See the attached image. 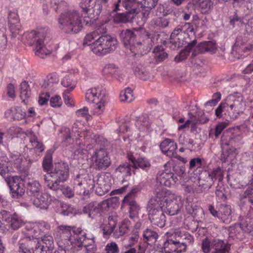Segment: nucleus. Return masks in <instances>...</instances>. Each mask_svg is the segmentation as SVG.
<instances>
[{"label":"nucleus","instance_id":"nucleus-1","mask_svg":"<svg viewBox=\"0 0 253 253\" xmlns=\"http://www.w3.org/2000/svg\"><path fill=\"white\" fill-rule=\"evenodd\" d=\"M56 239L59 245L69 249L71 253H76L81 250L83 242L86 238V232L81 228L62 225L56 228Z\"/></svg>","mask_w":253,"mask_h":253},{"label":"nucleus","instance_id":"nucleus-2","mask_svg":"<svg viewBox=\"0 0 253 253\" xmlns=\"http://www.w3.org/2000/svg\"><path fill=\"white\" fill-rule=\"evenodd\" d=\"M146 34V39L141 40L140 32L126 29L121 31L120 39L124 45L129 49L134 55H142L146 54L151 48L149 43L152 40Z\"/></svg>","mask_w":253,"mask_h":253},{"label":"nucleus","instance_id":"nucleus-3","mask_svg":"<svg viewBox=\"0 0 253 253\" xmlns=\"http://www.w3.org/2000/svg\"><path fill=\"white\" fill-rule=\"evenodd\" d=\"M11 243L18 249L19 253H51L44 249L38 239L23 232H16L11 239Z\"/></svg>","mask_w":253,"mask_h":253},{"label":"nucleus","instance_id":"nucleus-4","mask_svg":"<svg viewBox=\"0 0 253 253\" xmlns=\"http://www.w3.org/2000/svg\"><path fill=\"white\" fill-rule=\"evenodd\" d=\"M69 176L68 164L60 162L54 164L50 172L43 176L44 183L50 189L56 191L60 188L59 183L66 181Z\"/></svg>","mask_w":253,"mask_h":253},{"label":"nucleus","instance_id":"nucleus-5","mask_svg":"<svg viewBox=\"0 0 253 253\" xmlns=\"http://www.w3.org/2000/svg\"><path fill=\"white\" fill-rule=\"evenodd\" d=\"M59 28L68 34L78 33L82 28L81 15L75 10L62 12L57 18Z\"/></svg>","mask_w":253,"mask_h":253},{"label":"nucleus","instance_id":"nucleus-6","mask_svg":"<svg viewBox=\"0 0 253 253\" xmlns=\"http://www.w3.org/2000/svg\"><path fill=\"white\" fill-rule=\"evenodd\" d=\"M154 198L162 208L166 207L169 215L178 214L183 208V202L181 196L169 194L164 190L156 191Z\"/></svg>","mask_w":253,"mask_h":253},{"label":"nucleus","instance_id":"nucleus-7","mask_svg":"<svg viewBox=\"0 0 253 253\" xmlns=\"http://www.w3.org/2000/svg\"><path fill=\"white\" fill-rule=\"evenodd\" d=\"M47 29H41L38 31H32L26 34L28 43L34 46L35 54L41 58H44L51 53L44 45V41L49 40Z\"/></svg>","mask_w":253,"mask_h":253},{"label":"nucleus","instance_id":"nucleus-8","mask_svg":"<svg viewBox=\"0 0 253 253\" xmlns=\"http://www.w3.org/2000/svg\"><path fill=\"white\" fill-rule=\"evenodd\" d=\"M104 31L102 32L101 31V34L91 44V50L98 55H104L113 52L117 45L116 39L105 34L106 31L104 27Z\"/></svg>","mask_w":253,"mask_h":253},{"label":"nucleus","instance_id":"nucleus-9","mask_svg":"<svg viewBox=\"0 0 253 253\" xmlns=\"http://www.w3.org/2000/svg\"><path fill=\"white\" fill-rule=\"evenodd\" d=\"M80 6L83 12L90 16V18L86 17L84 19L86 25L93 23L102 11V5L97 0H81Z\"/></svg>","mask_w":253,"mask_h":253},{"label":"nucleus","instance_id":"nucleus-10","mask_svg":"<svg viewBox=\"0 0 253 253\" xmlns=\"http://www.w3.org/2000/svg\"><path fill=\"white\" fill-rule=\"evenodd\" d=\"M148 211L149 219L151 223L160 228L164 227L166 223V216L162 208L155 198L151 199L148 202Z\"/></svg>","mask_w":253,"mask_h":253},{"label":"nucleus","instance_id":"nucleus-11","mask_svg":"<svg viewBox=\"0 0 253 253\" xmlns=\"http://www.w3.org/2000/svg\"><path fill=\"white\" fill-rule=\"evenodd\" d=\"M227 114L230 119L235 120L246 109V102L242 96L230 95L225 101Z\"/></svg>","mask_w":253,"mask_h":253},{"label":"nucleus","instance_id":"nucleus-12","mask_svg":"<svg viewBox=\"0 0 253 253\" xmlns=\"http://www.w3.org/2000/svg\"><path fill=\"white\" fill-rule=\"evenodd\" d=\"M179 28L177 27L174 29L170 36V48L175 50L182 47L184 45L187 43L185 46V49L190 52L196 45L197 43L196 40L192 42H188L185 39V35L182 31L180 32Z\"/></svg>","mask_w":253,"mask_h":253},{"label":"nucleus","instance_id":"nucleus-13","mask_svg":"<svg viewBox=\"0 0 253 253\" xmlns=\"http://www.w3.org/2000/svg\"><path fill=\"white\" fill-rule=\"evenodd\" d=\"M12 198L19 199L25 194V184L23 179L20 176H8L5 178Z\"/></svg>","mask_w":253,"mask_h":253},{"label":"nucleus","instance_id":"nucleus-14","mask_svg":"<svg viewBox=\"0 0 253 253\" xmlns=\"http://www.w3.org/2000/svg\"><path fill=\"white\" fill-rule=\"evenodd\" d=\"M94 168L97 170L106 169L111 164L108 153L105 149L96 150L91 157Z\"/></svg>","mask_w":253,"mask_h":253},{"label":"nucleus","instance_id":"nucleus-15","mask_svg":"<svg viewBox=\"0 0 253 253\" xmlns=\"http://www.w3.org/2000/svg\"><path fill=\"white\" fill-rule=\"evenodd\" d=\"M2 221H5L9 228L13 230L18 229L24 224L23 220L17 214H11L5 210L0 212V228L2 224Z\"/></svg>","mask_w":253,"mask_h":253},{"label":"nucleus","instance_id":"nucleus-16","mask_svg":"<svg viewBox=\"0 0 253 253\" xmlns=\"http://www.w3.org/2000/svg\"><path fill=\"white\" fill-rule=\"evenodd\" d=\"M109 207L108 201L104 200L101 202H91L85 205L83 210L84 213H87L90 218H94L98 214H100Z\"/></svg>","mask_w":253,"mask_h":253},{"label":"nucleus","instance_id":"nucleus-17","mask_svg":"<svg viewBox=\"0 0 253 253\" xmlns=\"http://www.w3.org/2000/svg\"><path fill=\"white\" fill-rule=\"evenodd\" d=\"M93 188H95L97 195L102 196L108 192L111 189L110 180L108 176L105 174L97 175L93 180Z\"/></svg>","mask_w":253,"mask_h":253},{"label":"nucleus","instance_id":"nucleus-18","mask_svg":"<svg viewBox=\"0 0 253 253\" xmlns=\"http://www.w3.org/2000/svg\"><path fill=\"white\" fill-rule=\"evenodd\" d=\"M207 175V182H204V180L201 177L199 179L198 183L199 186L204 189H210L214 181L217 179L219 181H221L223 179V171L222 169L218 167L213 169L211 172H206V176Z\"/></svg>","mask_w":253,"mask_h":253},{"label":"nucleus","instance_id":"nucleus-19","mask_svg":"<svg viewBox=\"0 0 253 253\" xmlns=\"http://www.w3.org/2000/svg\"><path fill=\"white\" fill-rule=\"evenodd\" d=\"M168 234H171L172 236H174V239L177 242L178 244L181 246V248L185 252L187 246L194 242L193 237L185 231L176 229L174 231L168 232Z\"/></svg>","mask_w":253,"mask_h":253},{"label":"nucleus","instance_id":"nucleus-20","mask_svg":"<svg viewBox=\"0 0 253 253\" xmlns=\"http://www.w3.org/2000/svg\"><path fill=\"white\" fill-rule=\"evenodd\" d=\"M157 183L161 185L169 187L178 181L177 177L172 172L159 171L156 178Z\"/></svg>","mask_w":253,"mask_h":253},{"label":"nucleus","instance_id":"nucleus-21","mask_svg":"<svg viewBox=\"0 0 253 253\" xmlns=\"http://www.w3.org/2000/svg\"><path fill=\"white\" fill-rule=\"evenodd\" d=\"M253 216V211L252 208L249 211V213L245 217H242L239 223H236L234 227H231V232H233L235 229L240 228L242 231L247 233H250L253 231V225L252 223V219Z\"/></svg>","mask_w":253,"mask_h":253},{"label":"nucleus","instance_id":"nucleus-22","mask_svg":"<svg viewBox=\"0 0 253 253\" xmlns=\"http://www.w3.org/2000/svg\"><path fill=\"white\" fill-rule=\"evenodd\" d=\"M162 153L170 158H177L176 143L172 139L167 138L163 140L160 145Z\"/></svg>","mask_w":253,"mask_h":253},{"label":"nucleus","instance_id":"nucleus-23","mask_svg":"<svg viewBox=\"0 0 253 253\" xmlns=\"http://www.w3.org/2000/svg\"><path fill=\"white\" fill-rule=\"evenodd\" d=\"M106 95L105 89L102 87L88 89L85 93L86 100L90 103H95L99 100H103Z\"/></svg>","mask_w":253,"mask_h":253},{"label":"nucleus","instance_id":"nucleus-24","mask_svg":"<svg viewBox=\"0 0 253 253\" xmlns=\"http://www.w3.org/2000/svg\"><path fill=\"white\" fill-rule=\"evenodd\" d=\"M167 239L164 244V249L165 253H181L185 252L177 242L174 240L173 236L167 232Z\"/></svg>","mask_w":253,"mask_h":253},{"label":"nucleus","instance_id":"nucleus-25","mask_svg":"<svg viewBox=\"0 0 253 253\" xmlns=\"http://www.w3.org/2000/svg\"><path fill=\"white\" fill-rule=\"evenodd\" d=\"M8 19L10 31L12 36L15 37L19 34L21 28V24L17 12L10 11Z\"/></svg>","mask_w":253,"mask_h":253},{"label":"nucleus","instance_id":"nucleus-26","mask_svg":"<svg viewBox=\"0 0 253 253\" xmlns=\"http://www.w3.org/2000/svg\"><path fill=\"white\" fill-rule=\"evenodd\" d=\"M35 197L33 200V204L35 207L43 210L48 208L51 201L50 196L48 194L43 193Z\"/></svg>","mask_w":253,"mask_h":253},{"label":"nucleus","instance_id":"nucleus-27","mask_svg":"<svg viewBox=\"0 0 253 253\" xmlns=\"http://www.w3.org/2000/svg\"><path fill=\"white\" fill-rule=\"evenodd\" d=\"M84 181L83 180L82 175H78L74 180V189L76 193L79 195H83L84 198H87L89 195V192L86 190L83 185Z\"/></svg>","mask_w":253,"mask_h":253},{"label":"nucleus","instance_id":"nucleus-28","mask_svg":"<svg viewBox=\"0 0 253 253\" xmlns=\"http://www.w3.org/2000/svg\"><path fill=\"white\" fill-rule=\"evenodd\" d=\"M218 218L223 222L228 224L232 220L231 210L229 206L220 204L218 207Z\"/></svg>","mask_w":253,"mask_h":253},{"label":"nucleus","instance_id":"nucleus-29","mask_svg":"<svg viewBox=\"0 0 253 253\" xmlns=\"http://www.w3.org/2000/svg\"><path fill=\"white\" fill-rule=\"evenodd\" d=\"M123 202L124 204L127 205L129 207V217L133 218L136 217L138 214L140 208L136 201L130 199L129 196H125Z\"/></svg>","mask_w":253,"mask_h":253},{"label":"nucleus","instance_id":"nucleus-30","mask_svg":"<svg viewBox=\"0 0 253 253\" xmlns=\"http://www.w3.org/2000/svg\"><path fill=\"white\" fill-rule=\"evenodd\" d=\"M27 194L30 196H36L40 194L42 186L36 180H29L27 184Z\"/></svg>","mask_w":253,"mask_h":253},{"label":"nucleus","instance_id":"nucleus-31","mask_svg":"<svg viewBox=\"0 0 253 253\" xmlns=\"http://www.w3.org/2000/svg\"><path fill=\"white\" fill-rule=\"evenodd\" d=\"M158 237V233L150 229L147 228L143 231V241L149 245L152 246L154 245Z\"/></svg>","mask_w":253,"mask_h":253},{"label":"nucleus","instance_id":"nucleus-32","mask_svg":"<svg viewBox=\"0 0 253 253\" xmlns=\"http://www.w3.org/2000/svg\"><path fill=\"white\" fill-rule=\"evenodd\" d=\"M241 196V199L246 198H248V200L251 204L252 211H253V174L249 180V185L244 193Z\"/></svg>","mask_w":253,"mask_h":253},{"label":"nucleus","instance_id":"nucleus-33","mask_svg":"<svg viewBox=\"0 0 253 253\" xmlns=\"http://www.w3.org/2000/svg\"><path fill=\"white\" fill-rule=\"evenodd\" d=\"M135 169L133 166L129 163H125L121 164L117 169L116 172L121 174L123 177H126L130 176L132 172H134Z\"/></svg>","mask_w":253,"mask_h":253},{"label":"nucleus","instance_id":"nucleus-34","mask_svg":"<svg viewBox=\"0 0 253 253\" xmlns=\"http://www.w3.org/2000/svg\"><path fill=\"white\" fill-rule=\"evenodd\" d=\"M101 31H102V32H104L103 25L98 28L94 31L87 34L84 39V45L86 44L89 45L91 49L92 43H91V42L95 39L96 40L99 37L100 34H101Z\"/></svg>","mask_w":253,"mask_h":253},{"label":"nucleus","instance_id":"nucleus-35","mask_svg":"<svg viewBox=\"0 0 253 253\" xmlns=\"http://www.w3.org/2000/svg\"><path fill=\"white\" fill-rule=\"evenodd\" d=\"M20 97L22 102L26 104V100L29 98L31 94V91L28 83L24 81L20 85Z\"/></svg>","mask_w":253,"mask_h":253},{"label":"nucleus","instance_id":"nucleus-36","mask_svg":"<svg viewBox=\"0 0 253 253\" xmlns=\"http://www.w3.org/2000/svg\"><path fill=\"white\" fill-rule=\"evenodd\" d=\"M61 84L63 87L67 88V90L65 91L69 93L76 87L77 82L74 80L71 77L66 76L62 80Z\"/></svg>","mask_w":253,"mask_h":253},{"label":"nucleus","instance_id":"nucleus-37","mask_svg":"<svg viewBox=\"0 0 253 253\" xmlns=\"http://www.w3.org/2000/svg\"><path fill=\"white\" fill-rule=\"evenodd\" d=\"M211 246L212 249L214 250L212 253H224L226 247L223 241L219 239H214Z\"/></svg>","mask_w":253,"mask_h":253},{"label":"nucleus","instance_id":"nucleus-38","mask_svg":"<svg viewBox=\"0 0 253 253\" xmlns=\"http://www.w3.org/2000/svg\"><path fill=\"white\" fill-rule=\"evenodd\" d=\"M30 143L32 146L31 149H33L36 153H42L43 151L44 148L42 143L38 141L36 136L33 135L31 137Z\"/></svg>","mask_w":253,"mask_h":253},{"label":"nucleus","instance_id":"nucleus-39","mask_svg":"<svg viewBox=\"0 0 253 253\" xmlns=\"http://www.w3.org/2000/svg\"><path fill=\"white\" fill-rule=\"evenodd\" d=\"M154 57L158 61H163L165 60L168 56V53L164 51V47L161 46H156L153 50Z\"/></svg>","mask_w":253,"mask_h":253},{"label":"nucleus","instance_id":"nucleus-40","mask_svg":"<svg viewBox=\"0 0 253 253\" xmlns=\"http://www.w3.org/2000/svg\"><path fill=\"white\" fill-rule=\"evenodd\" d=\"M121 4L126 10L131 11L135 9L134 5L136 4V0H118L115 4L116 9H118V7Z\"/></svg>","mask_w":253,"mask_h":253},{"label":"nucleus","instance_id":"nucleus-41","mask_svg":"<svg viewBox=\"0 0 253 253\" xmlns=\"http://www.w3.org/2000/svg\"><path fill=\"white\" fill-rule=\"evenodd\" d=\"M52 153L53 151L52 150L47 151L42 162V167L46 171H49L51 168L52 162Z\"/></svg>","mask_w":253,"mask_h":253},{"label":"nucleus","instance_id":"nucleus-42","mask_svg":"<svg viewBox=\"0 0 253 253\" xmlns=\"http://www.w3.org/2000/svg\"><path fill=\"white\" fill-rule=\"evenodd\" d=\"M118 71V67L114 63H108L104 65L102 72L104 75H113Z\"/></svg>","mask_w":253,"mask_h":253},{"label":"nucleus","instance_id":"nucleus-43","mask_svg":"<svg viewBox=\"0 0 253 253\" xmlns=\"http://www.w3.org/2000/svg\"><path fill=\"white\" fill-rule=\"evenodd\" d=\"M120 98L122 102H126L127 103L131 102L134 99L132 89L127 87L125 91H121Z\"/></svg>","mask_w":253,"mask_h":253},{"label":"nucleus","instance_id":"nucleus-44","mask_svg":"<svg viewBox=\"0 0 253 253\" xmlns=\"http://www.w3.org/2000/svg\"><path fill=\"white\" fill-rule=\"evenodd\" d=\"M61 207V213L64 215L70 216L76 213V209L71 205L62 204Z\"/></svg>","mask_w":253,"mask_h":253},{"label":"nucleus","instance_id":"nucleus-45","mask_svg":"<svg viewBox=\"0 0 253 253\" xmlns=\"http://www.w3.org/2000/svg\"><path fill=\"white\" fill-rule=\"evenodd\" d=\"M134 72L136 77L142 80L146 81L150 78L149 72L144 68L137 67L134 69Z\"/></svg>","mask_w":253,"mask_h":253},{"label":"nucleus","instance_id":"nucleus-46","mask_svg":"<svg viewBox=\"0 0 253 253\" xmlns=\"http://www.w3.org/2000/svg\"><path fill=\"white\" fill-rule=\"evenodd\" d=\"M137 166L140 169L147 171L151 167L150 161L145 158H139L136 161V169Z\"/></svg>","mask_w":253,"mask_h":253},{"label":"nucleus","instance_id":"nucleus-47","mask_svg":"<svg viewBox=\"0 0 253 253\" xmlns=\"http://www.w3.org/2000/svg\"><path fill=\"white\" fill-rule=\"evenodd\" d=\"M199 1L201 12L204 14L208 13L212 4L211 0H199Z\"/></svg>","mask_w":253,"mask_h":253},{"label":"nucleus","instance_id":"nucleus-48","mask_svg":"<svg viewBox=\"0 0 253 253\" xmlns=\"http://www.w3.org/2000/svg\"><path fill=\"white\" fill-rule=\"evenodd\" d=\"M107 100V96L105 95V97L103 100H99L95 102L94 105V112L97 115L102 114L104 110V103Z\"/></svg>","mask_w":253,"mask_h":253},{"label":"nucleus","instance_id":"nucleus-49","mask_svg":"<svg viewBox=\"0 0 253 253\" xmlns=\"http://www.w3.org/2000/svg\"><path fill=\"white\" fill-rule=\"evenodd\" d=\"M179 28L180 32L182 31L185 35L189 36V33L194 32L193 26L190 23H185L177 26Z\"/></svg>","mask_w":253,"mask_h":253},{"label":"nucleus","instance_id":"nucleus-50","mask_svg":"<svg viewBox=\"0 0 253 253\" xmlns=\"http://www.w3.org/2000/svg\"><path fill=\"white\" fill-rule=\"evenodd\" d=\"M128 230V227L126 223L124 221L122 224L119 226V229L116 230L114 233V236L116 238H119L120 237L126 234Z\"/></svg>","mask_w":253,"mask_h":253},{"label":"nucleus","instance_id":"nucleus-51","mask_svg":"<svg viewBox=\"0 0 253 253\" xmlns=\"http://www.w3.org/2000/svg\"><path fill=\"white\" fill-rule=\"evenodd\" d=\"M23 157L20 153L16 152L12 154L11 155V162L14 163V166L17 169L21 168V165L22 162Z\"/></svg>","mask_w":253,"mask_h":253},{"label":"nucleus","instance_id":"nucleus-52","mask_svg":"<svg viewBox=\"0 0 253 253\" xmlns=\"http://www.w3.org/2000/svg\"><path fill=\"white\" fill-rule=\"evenodd\" d=\"M51 7L55 10L64 8L67 5V2L65 0H50Z\"/></svg>","mask_w":253,"mask_h":253},{"label":"nucleus","instance_id":"nucleus-53","mask_svg":"<svg viewBox=\"0 0 253 253\" xmlns=\"http://www.w3.org/2000/svg\"><path fill=\"white\" fill-rule=\"evenodd\" d=\"M227 106L226 102H222L215 110V114L217 117L221 118L223 114L226 115L227 113Z\"/></svg>","mask_w":253,"mask_h":253},{"label":"nucleus","instance_id":"nucleus-54","mask_svg":"<svg viewBox=\"0 0 253 253\" xmlns=\"http://www.w3.org/2000/svg\"><path fill=\"white\" fill-rule=\"evenodd\" d=\"M5 159V158H3ZM9 162L6 160H1L0 161V174L3 176L6 173H8L11 170L9 168Z\"/></svg>","mask_w":253,"mask_h":253},{"label":"nucleus","instance_id":"nucleus-55","mask_svg":"<svg viewBox=\"0 0 253 253\" xmlns=\"http://www.w3.org/2000/svg\"><path fill=\"white\" fill-rule=\"evenodd\" d=\"M203 159L199 157L191 159L189 162V169L192 170L201 168L203 165Z\"/></svg>","mask_w":253,"mask_h":253},{"label":"nucleus","instance_id":"nucleus-56","mask_svg":"<svg viewBox=\"0 0 253 253\" xmlns=\"http://www.w3.org/2000/svg\"><path fill=\"white\" fill-rule=\"evenodd\" d=\"M169 20L165 17L158 18L154 21L155 25L161 28L168 27L169 25Z\"/></svg>","mask_w":253,"mask_h":253},{"label":"nucleus","instance_id":"nucleus-57","mask_svg":"<svg viewBox=\"0 0 253 253\" xmlns=\"http://www.w3.org/2000/svg\"><path fill=\"white\" fill-rule=\"evenodd\" d=\"M186 210L188 213L192 215H196L198 211H202V208L192 203L188 204L186 206Z\"/></svg>","mask_w":253,"mask_h":253},{"label":"nucleus","instance_id":"nucleus-58","mask_svg":"<svg viewBox=\"0 0 253 253\" xmlns=\"http://www.w3.org/2000/svg\"><path fill=\"white\" fill-rule=\"evenodd\" d=\"M42 241L45 245V247L49 249L53 247V239L50 235H45L42 237Z\"/></svg>","mask_w":253,"mask_h":253},{"label":"nucleus","instance_id":"nucleus-59","mask_svg":"<svg viewBox=\"0 0 253 253\" xmlns=\"http://www.w3.org/2000/svg\"><path fill=\"white\" fill-rule=\"evenodd\" d=\"M194 119L196 120V122L200 124H205L209 120L208 117L205 116L202 111L199 112L197 114L194 115Z\"/></svg>","mask_w":253,"mask_h":253},{"label":"nucleus","instance_id":"nucleus-60","mask_svg":"<svg viewBox=\"0 0 253 253\" xmlns=\"http://www.w3.org/2000/svg\"><path fill=\"white\" fill-rule=\"evenodd\" d=\"M159 0H143L141 4V7L143 8H148L149 10H152L158 3Z\"/></svg>","mask_w":253,"mask_h":253},{"label":"nucleus","instance_id":"nucleus-61","mask_svg":"<svg viewBox=\"0 0 253 253\" xmlns=\"http://www.w3.org/2000/svg\"><path fill=\"white\" fill-rule=\"evenodd\" d=\"M106 253H119V249L117 244L115 242H111L107 244L105 247Z\"/></svg>","mask_w":253,"mask_h":253},{"label":"nucleus","instance_id":"nucleus-62","mask_svg":"<svg viewBox=\"0 0 253 253\" xmlns=\"http://www.w3.org/2000/svg\"><path fill=\"white\" fill-rule=\"evenodd\" d=\"M202 249L204 253H209L212 250L211 243L207 238L202 241Z\"/></svg>","mask_w":253,"mask_h":253},{"label":"nucleus","instance_id":"nucleus-63","mask_svg":"<svg viewBox=\"0 0 253 253\" xmlns=\"http://www.w3.org/2000/svg\"><path fill=\"white\" fill-rule=\"evenodd\" d=\"M50 104L52 107H59L62 105V100L59 96L52 97L50 99Z\"/></svg>","mask_w":253,"mask_h":253},{"label":"nucleus","instance_id":"nucleus-64","mask_svg":"<svg viewBox=\"0 0 253 253\" xmlns=\"http://www.w3.org/2000/svg\"><path fill=\"white\" fill-rule=\"evenodd\" d=\"M115 227V222L114 223L106 225L102 229L103 234L107 236L110 235L114 231Z\"/></svg>","mask_w":253,"mask_h":253}]
</instances>
